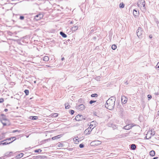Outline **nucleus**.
Listing matches in <instances>:
<instances>
[{"instance_id":"5701e85b","label":"nucleus","mask_w":159,"mask_h":159,"mask_svg":"<svg viewBox=\"0 0 159 159\" xmlns=\"http://www.w3.org/2000/svg\"><path fill=\"white\" fill-rule=\"evenodd\" d=\"M30 118L32 120H36L38 119V116H30Z\"/></svg>"},{"instance_id":"6ab92c4d","label":"nucleus","mask_w":159,"mask_h":159,"mask_svg":"<svg viewBox=\"0 0 159 159\" xmlns=\"http://www.w3.org/2000/svg\"><path fill=\"white\" fill-rule=\"evenodd\" d=\"M93 143H94V144L96 145H99L101 143V142L100 141L98 140L94 141L93 142Z\"/></svg>"},{"instance_id":"e433bc0d","label":"nucleus","mask_w":159,"mask_h":159,"mask_svg":"<svg viewBox=\"0 0 159 159\" xmlns=\"http://www.w3.org/2000/svg\"><path fill=\"white\" fill-rule=\"evenodd\" d=\"M70 113L71 115H72L74 113V111L73 110H70Z\"/></svg>"},{"instance_id":"864d4df0","label":"nucleus","mask_w":159,"mask_h":159,"mask_svg":"<svg viewBox=\"0 0 159 159\" xmlns=\"http://www.w3.org/2000/svg\"><path fill=\"white\" fill-rule=\"evenodd\" d=\"M46 66L47 67H51V66H50V65H47Z\"/></svg>"},{"instance_id":"6e6d98bb","label":"nucleus","mask_w":159,"mask_h":159,"mask_svg":"<svg viewBox=\"0 0 159 159\" xmlns=\"http://www.w3.org/2000/svg\"><path fill=\"white\" fill-rule=\"evenodd\" d=\"M139 1H140V2L142 1V2H144V0H139Z\"/></svg>"},{"instance_id":"052dcab7","label":"nucleus","mask_w":159,"mask_h":159,"mask_svg":"<svg viewBox=\"0 0 159 159\" xmlns=\"http://www.w3.org/2000/svg\"><path fill=\"white\" fill-rule=\"evenodd\" d=\"M34 83H36V81H34Z\"/></svg>"},{"instance_id":"3c124183","label":"nucleus","mask_w":159,"mask_h":159,"mask_svg":"<svg viewBox=\"0 0 159 159\" xmlns=\"http://www.w3.org/2000/svg\"><path fill=\"white\" fill-rule=\"evenodd\" d=\"M157 25L158 26H159V22L157 21Z\"/></svg>"},{"instance_id":"f257e3e1","label":"nucleus","mask_w":159,"mask_h":159,"mask_svg":"<svg viewBox=\"0 0 159 159\" xmlns=\"http://www.w3.org/2000/svg\"><path fill=\"white\" fill-rule=\"evenodd\" d=\"M115 97H112L110 98L106 102L105 107L110 110L113 109L115 106Z\"/></svg>"},{"instance_id":"bb28decb","label":"nucleus","mask_w":159,"mask_h":159,"mask_svg":"<svg viewBox=\"0 0 159 159\" xmlns=\"http://www.w3.org/2000/svg\"><path fill=\"white\" fill-rule=\"evenodd\" d=\"M49 58L48 56H46L43 57V60L45 61H48L49 60Z\"/></svg>"},{"instance_id":"c756f323","label":"nucleus","mask_w":159,"mask_h":159,"mask_svg":"<svg viewBox=\"0 0 159 159\" xmlns=\"http://www.w3.org/2000/svg\"><path fill=\"white\" fill-rule=\"evenodd\" d=\"M26 95H28L29 94V91L28 90L25 89L24 91Z\"/></svg>"},{"instance_id":"9b49d317","label":"nucleus","mask_w":159,"mask_h":159,"mask_svg":"<svg viewBox=\"0 0 159 159\" xmlns=\"http://www.w3.org/2000/svg\"><path fill=\"white\" fill-rule=\"evenodd\" d=\"M108 125L109 127L112 128L113 129L117 128V125L114 124L109 123Z\"/></svg>"},{"instance_id":"a211bd4d","label":"nucleus","mask_w":159,"mask_h":159,"mask_svg":"<svg viewBox=\"0 0 159 159\" xmlns=\"http://www.w3.org/2000/svg\"><path fill=\"white\" fill-rule=\"evenodd\" d=\"M24 154L23 153H20V154L17 155L16 156V158L17 159L20 158L23 156Z\"/></svg>"},{"instance_id":"412c9836","label":"nucleus","mask_w":159,"mask_h":159,"mask_svg":"<svg viewBox=\"0 0 159 159\" xmlns=\"http://www.w3.org/2000/svg\"><path fill=\"white\" fill-rule=\"evenodd\" d=\"M60 34L63 38H66L67 37V35L63 32H60Z\"/></svg>"},{"instance_id":"f704fd0d","label":"nucleus","mask_w":159,"mask_h":159,"mask_svg":"<svg viewBox=\"0 0 159 159\" xmlns=\"http://www.w3.org/2000/svg\"><path fill=\"white\" fill-rule=\"evenodd\" d=\"M97 96H98V94L96 93L93 94L91 95V96L92 97H97Z\"/></svg>"},{"instance_id":"de8ad7c7","label":"nucleus","mask_w":159,"mask_h":159,"mask_svg":"<svg viewBox=\"0 0 159 159\" xmlns=\"http://www.w3.org/2000/svg\"><path fill=\"white\" fill-rule=\"evenodd\" d=\"M151 134L152 135H153L155 134V132L153 131L152 132V131H151Z\"/></svg>"},{"instance_id":"8fccbe9b","label":"nucleus","mask_w":159,"mask_h":159,"mask_svg":"<svg viewBox=\"0 0 159 159\" xmlns=\"http://www.w3.org/2000/svg\"><path fill=\"white\" fill-rule=\"evenodd\" d=\"M8 110L7 109H4V111L5 112H7L8 111Z\"/></svg>"},{"instance_id":"cd10ccee","label":"nucleus","mask_w":159,"mask_h":159,"mask_svg":"<svg viewBox=\"0 0 159 159\" xmlns=\"http://www.w3.org/2000/svg\"><path fill=\"white\" fill-rule=\"evenodd\" d=\"M125 7V4L123 2L120 3V4L119 7L120 8H123Z\"/></svg>"},{"instance_id":"5fc2aeb1","label":"nucleus","mask_w":159,"mask_h":159,"mask_svg":"<svg viewBox=\"0 0 159 159\" xmlns=\"http://www.w3.org/2000/svg\"><path fill=\"white\" fill-rule=\"evenodd\" d=\"M125 84L126 85H127L128 84L127 81L125 82Z\"/></svg>"},{"instance_id":"393cba45","label":"nucleus","mask_w":159,"mask_h":159,"mask_svg":"<svg viewBox=\"0 0 159 159\" xmlns=\"http://www.w3.org/2000/svg\"><path fill=\"white\" fill-rule=\"evenodd\" d=\"M138 2H139L140 4H142L143 5V7H144V8H145V1L144 2L142 1H139Z\"/></svg>"},{"instance_id":"39448f33","label":"nucleus","mask_w":159,"mask_h":159,"mask_svg":"<svg viewBox=\"0 0 159 159\" xmlns=\"http://www.w3.org/2000/svg\"><path fill=\"white\" fill-rule=\"evenodd\" d=\"M136 125H134V124H129L126 126H124L123 129L125 130H129L131 129L133 126H136Z\"/></svg>"},{"instance_id":"b1692460","label":"nucleus","mask_w":159,"mask_h":159,"mask_svg":"<svg viewBox=\"0 0 159 159\" xmlns=\"http://www.w3.org/2000/svg\"><path fill=\"white\" fill-rule=\"evenodd\" d=\"M16 138L15 137H11L10 138H9L7 139L6 140H8V141H10V140H11V139L13 140H12V141L13 142V141L16 140Z\"/></svg>"},{"instance_id":"a878e982","label":"nucleus","mask_w":159,"mask_h":159,"mask_svg":"<svg viewBox=\"0 0 159 159\" xmlns=\"http://www.w3.org/2000/svg\"><path fill=\"white\" fill-rule=\"evenodd\" d=\"M58 116V114L57 113H54L51 114V117H56Z\"/></svg>"},{"instance_id":"dca6fc26","label":"nucleus","mask_w":159,"mask_h":159,"mask_svg":"<svg viewBox=\"0 0 159 159\" xmlns=\"http://www.w3.org/2000/svg\"><path fill=\"white\" fill-rule=\"evenodd\" d=\"M139 12L137 11V10H134L133 11V14L135 16H137L139 14Z\"/></svg>"},{"instance_id":"4d7b16f0","label":"nucleus","mask_w":159,"mask_h":159,"mask_svg":"<svg viewBox=\"0 0 159 159\" xmlns=\"http://www.w3.org/2000/svg\"><path fill=\"white\" fill-rule=\"evenodd\" d=\"M155 94L156 95H158L159 94V93H155Z\"/></svg>"},{"instance_id":"1a4fd4ad","label":"nucleus","mask_w":159,"mask_h":159,"mask_svg":"<svg viewBox=\"0 0 159 159\" xmlns=\"http://www.w3.org/2000/svg\"><path fill=\"white\" fill-rule=\"evenodd\" d=\"M85 108L83 104H80L77 107V109L80 111H82Z\"/></svg>"},{"instance_id":"2f4dec72","label":"nucleus","mask_w":159,"mask_h":159,"mask_svg":"<svg viewBox=\"0 0 159 159\" xmlns=\"http://www.w3.org/2000/svg\"><path fill=\"white\" fill-rule=\"evenodd\" d=\"M42 150L40 149H37V150H34V152H38V153H39V152H42Z\"/></svg>"},{"instance_id":"4468645a","label":"nucleus","mask_w":159,"mask_h":159,"mask_svg":"<svg viewBox=\"0 0 159 159\" xmlns=\"http://www.w3.org/2000/svg\"><path fill=\"white\" fill-rule=\"evenodd\" d=\"M62 136V135L60 134L58 135L54 136L52 138V140H56L57 139H58L60 138Z\"/></svg>"},{"instance_id":"aec40b11","label":"nucleus","mask_w":159,"mask_h":159,"mask_svg":"<svg viewBox=\"0 0 159 159\" xmlns=\"http://www.w3.org/2000/svg\"><path fill=\"white\" fill-rule=\"evenodd\" d=\"M130 148L131 150H135L136 148V146L135 144H132L131 145Z\"/></svg>"},{"instance_id":"0e129e2a","label":"nucleus","mask_w":159,"mask_h":159,"mask_svg":"<svg viewBox=\"0 0 159 159\" xmlns=\"http://www.w3.org/2000/svg\"><path fill=\"white\" fill-rule=\"evenodd\" d=\"M0 159H1V158L0 157Z\"/></svg>"},{"instance_id":"ea45409f","label":"nucleus","mask_w":159,"mask_h":159,"mask_svg":"<svg viewBox=\"0 0 159 159\" xmlns=\"http://www.w3.org/2000/svg\"><path fill=\"white\" fill-rule=\"evenodd\" d=\"M19 19L21 20H23L24 19V17L23 16H20Z\"/></svg>"},{"instance_id":"c9c22d12","label":"nucleus","mask_w":159,"mask_h":159,"mask_svg":"<svg viewBox=\"0 0 159 159\" xmlns=\"http://www.w3.org/2000/svg\"><path fill=\"white\" fill-rule=\"evenodd\" d=\"M21 131V130H14L12 131V133H15L16 132H20Z\"/></svg>"},{"instance_id":"2eb2a0df","label":"nucleus","mask_w":159,"mask_h":159,"mask_svg":"<svg viewBox=\"0 0 159 159\" xmlns=\"http://www.w3.org/2000/svg\"><path fill=\"white\" fill-rule=\"evenodd\" d=\"M12 152H7L4 154V156L9 157L11 156V154H12Z\"/></svg>"},{"instance_id":"473e14b6","label":"nucleus","mask_w":159,"mask_h":159,"mask_svg":"<svg viewBox=\"0 0 159 159\" xmlns=\"http://www.w3.org/2000/svg\"><path fill=\"white\" fill-rule=\"evenodd\" d=\"M117 47L115 44L112 45L111 46V48L113 50H115L116 48Z\"/></svg>"},{"instance_id":"bf43d9fd","label":"nucleus","mask_w":159,"mask_h":159,"mask_svg":"<svg viewBox=\"0 0 159 159\" xmlns=\"http://www.w3.org/2000/svg\"><path fill=\"white\" fill-rule=\"evenodd\" d=\"M157 115H158V116H159V110L158 111V114H157Z\"/></svg>"},{"instance_id":"7ed1b4c3","label":"nucleus","mask_w":159,"mask_h":159,"mask_svg":"<svg viewBox=\"0 0 159 159\" xmlns=\"http://www.w3.org/2000/svg\"><path fill=\"white\" fill-rule=\"evenodd\" d=\"M143 33V29L139 27L136 31L137 36L139 38H140L141 36L142 35Z\"/></svg>"},{"instance_id":"9d476101","label":"nucleus","mask_w":159,"mask_h":159,"mask_svg":"<svg viewBox=\"0 0 159 159\" xmlns=\"http://www.w3.org/2000/svg\"><path fill=\"white\" fill-rule=\"evenodd\" d=\"M46 157L45 156L38 155L33 157V159H44Z\"/></svg>"},{"instance_id":"680f3d73","label":"nucleus","mask_w":159,"mask_h":159,"mask_svg":"<svg viewBox=\"0 0 159 159\" xmlns=\"http://www.w3.org/2000/svg\"><path fill=\"white\" fill-rule=\"evenodd\" d=\"M70 23L72 24V22H71Z\"/></svg>"},{"instance_id":"423d86ee","label":"nucleus","mask_w":159,"mask_h":159,"mask_svg":"<svg viewBox=\"0 0 159 159\" xmlns=\"http://www.w3.org/2000/svg\"><path fill=\"white\" fill-rule=\"evenodd\" d=\"M1 116L2 117L1 119V121L2 123L3 124L4 126H5L6 125V123L3 122V121L6 120H7V119L6 118V116L3 114H2L1 115Z\"/></svg>"},{"instance_id":"a19ab883","label":"nucleus","mask_w":159,"mask_h":159,"mask_svg":"<svg viewBox=\"0 0 159 159\" xmlns=\"http://www.w3.org/2000/svg\"><path fill=\"white\" fill-rule=\"evenodd\" d=\"M156 68H158L159 69V62H158L157 63V65L156 66Z\"/></svg>"},{"instance_id":"ddd939ff","label":"nucleus","mask_w":159,"mask_h":159,"mask_svg":"<svg viewBox=\"0 0 159 159\" xmlns=\"http://www.w3.org/2000/svg\"><path fill=\"white\" fill-rule=\"evenodd\" d=\"M91 131L92 130L91 129H90L89 128H88L85 130L84 132L86 135H88L90 134Z\"/></svg>"},{"instance_id":"0eeeda50","label":"nucleus","mask_w":159,"mask_h":159,"mask_svg":"<svg viewBox=\"0 0 159 159\" xmlns=\"http://www.w3.org/2000/svg\"><path fill=\"white\" fill-rule=\"evenodd\" d=\"M43 17V15L42 14H39L35 16L34 19L36 20H40Z\"/></svg>"},{"instance_id":"4be33fe9","label":"nucleus","mask_w":159,"mask_h":159,"mask_svg":"<svg viewBox=\"0 0 159 159\" xmlns=\"http://www.w3.org/2000/svg\"><path fill=\"white\" fill-rule=\"evenodd\" d=\"M155 154V152L153 150H152L150 152V155L151 156H154Z\"/></svg>"},{"instance_id":"4c0bfd02","label":"nucleus","mask_w":159,"mask_h":159,"mask_svg":"<svg viewBox=\"0 0 159 159\" xmlns=\"http://www.w3.org/2000/svg\"><path fill=\"white\" fill-rule=\"evenodd\" d=\"M84 147V145L82 143L80 144L79 145V147L80 148H83Z\"/></svg>"},{"instance_id":"72a5a7b5","label":"nucleus","mask_w":159,"mask_h":159,"mask_svg":"<svg viewBox=\"0 0 159 159\" xmlns=\"http://www.w3.org/2000/svg\"><path fill=\"white\" fill-rule=\"evenodd\" d=\"M91 31H90V33L91 34V33H92L94 30H96V29H95V30H94L93 28V27H92L91 28Z\"/></svg>"},{"instance_id":"f8f14e48","label":"nucleus","mask_w":159,"mask_h":159,"mask_svg":"<svg viewBox=\"0 0 159 159\" xmlns=\"http://www.w3.org/2000/svg\"><path fill=\"white\" fill-rule=\"evenodd\" d=\"M8 141V140H6V139L5 140H3V141H1L0 142L1 143H0V144H2L3 145H6L7 144H10L12 142V141H11L10 142H8L6 141Z\"/></svg>"},{"instance_id":"13d9d810","label":"nucleus","mask_w":159,"mask_h":159,"mask_svg":"<svg viewBox=\"0 0 159 159\" xmlns=\"http://www.w3.org/2000/svg\"><path fill=\"white\" fill-rule=\"evenodd\" d=\"M158 158V157H154L153 159H157Z\"/></svg>"},{"instance_id":"20e7f679","label":"nucleus","mask_w":159,"mask_h":159,"mask_svg":"<svg viewBox=\"0 0 159 159\" xmlns=\"http://www.w3.org/2000/svg\"><path fill=\"white\" fill-rule=\"evenodd\" d=\"M97 123L96 121H93L90 123V125L89 127H88L89 128L91 129V130L95 127L97 125Z\"/></svg>"},{"instance_id":"6e6552de","label":"nucleus","mask_w":159,"mask_h":159,"mask_svg":"<svg viewBox=\"0 0 159 159\" xmlns=\"http://www.w3.org/2000/svg\"><path fill=\"white\" fill-rule=\"evenodd\" d=\"M127 98L124 96H122L121 97V102L124 104H125L126 103L127 101Z\"/></svg>"},{"instance_id":"c03bdc74","label":"nucleus","mask_w":159,"mask_h":159,"mask_svg":"<svg viewBox=\"0 0 159 159\" xmlns=\"http://www.w3.org/2000/svg\"><path fill=\"white\" fill-rule=\"evenodd\" d=\"M70 39H68L66 41H65L64 42V44H66L67 43H69V42L70 41Z\"/></svg>"},{"instance_id":"09e8293b","label":"nucleus","mask_w":159,"mask_h":159,"mask_svg":"<svg viewBox=\"0 0 159 159\" xmlns=\"http://www.w3.org/2000/svg\"><path fill=\"white\" fill-rule=\"evenodd\" d=\"M149 37L150 39H152V35H150L149 36Z\"/></svg>"},{"instance_id":"f3484780","label":"nucleus","mask_w":159,"mask_h":159,"mask_svg":"<svg viewBox=\"0 0 159 159\" xmlns=\"http://www.w3.org/2000/svg\"><path fill=\"white\" fill-rule=\"evenodd\" d=\"M78 27L77 26H74L71 28V30L72 31H75L76 30H77Z\"/></svg>"},{"instance_id":"f03ea898","label":"nucleus","mask_w":159,"mask_h":159,"mask_svg":"<svg viewBox=\"0 0 159 159\" xmlns=\"http://www.w3.org/2000/svg\"><path fill=\"white\" fill-rule=\"evenodd\" d=\"M75 119L77 121H81L85 120L86 117L81 115H78L75 116Z\"/></svg>"},{"instance_id":"79ce46f5","label":"nucleus","mask_w":159,"mask_h":159,"mask_svg":"<svg viewBox=\"0 0 159 159\" xmlns=\"http://www.w3.org/2000/svg\"><path fill=\"white\" fill-rule=\"evenodd\" d=\"M148 100H149L152 98V97L151 95H148Z\"/></svg>"},{"instance_id":"e2e57ef3","label":"nucleus","mask_w":159,"mask_h":159,"mask_svg":"<svg viewBox=\"0 0 159 159\" xmlns=\"http://www.w3.org/2000/svg\"><path fill=\"white\" fill-rule=\"evenodd\" d=\"M94 115H96V114H95V113H94Z\"/></svg>"},{"instance_id":"a18cd8bd","label":"nucleus","mask_w":159,"mask_h":159,"mask_svg":"<svg viewBox=\"0 0 159 159\" xmlns=\"http://www.w3.org/2000/svg\"><path fill=\"white\" fill-rule=\"evenodd\" d=\"M137 5L139 7H141V4H140L139 2H138L137 3Z\"/></svg>"},{"instance_id":"37998d69","label":"nucleus","mask_w":159,"mask_h":159,"mask_svg":"<svg viewBox=\"0 0 159 159\" xmlns=\"http://www.w3.org/2000/svg\"><path fill=\"white\" fill-rule=\"evenodd\" d=\"M4 101V99L2 98H1L0 99V103H2Z\"/></svg>"},{"instance_id":"603ef678","label":"nucleus","mask_w":159,"mask_h":159,"mask_svg":"<svg viewBox=\"0 0 159 159\" xmlns=\"http://www.w3.org/2000/svg\"><path fill=\"white\" fill-rule=\"evenodd\" d=\"M64 59H64V57H63L61 58V60H62V61L64 60Z\"/></svg>"},{"instance_id":"7c9ffc66","label":"nucleus","mask_w":159,"mask_h":159,"mask_svg":"<svg viewBox=\"0 0 159 159\" xmlns=\"http://www.w3.org/2000/svg\"><path fill=\"white\" fill-rule=\"evenodd\" d=\"M78 139H77L76 138L73 139L74 141L76 143H78V142H79Z\"/></svg>"},{"instance_id":"49530a36","label":"nucleus","mask_w":159,"mask_h":159,"mask_svg":"<svg viewBox=\"0 0 159 159\" xmlns=\"http://www.w3.org/2000/svg\"><path fill=\"white\" fill-rule=\"evenodd\" d=\"M100 79V76H97V77H96V80H99Z\"/></svg>"},{"instance_id":"58836bf2","label":"nucleus","mask_w":159,"mask_h":159,"mask_svg":"<svg viewBox=\"0 0 159 159\" xmlns=\"http://www.w3.org/2000/svg\"><path fill=\"white\" fill-rule=\"evenodd\" d=\"M96 102V101L94 100H91L89 101V103L90 104H92L93 103Z\"/></svg>"},{"instance_id":"c85d7f7f","label":"nucleus","mask_w":159,"mask_h":159,"mask_svg":"<svg viewBox=\"0 0 159 159\" xmlns=\"http://www.w3.org/2000/svg\"><path fill=\"white\" fill-rule=\"evenodd\" d=\"M65 105V108L66 109H68L70 107V106L68 105V104L66 103Z\"/></svg>"}]
</instances>
